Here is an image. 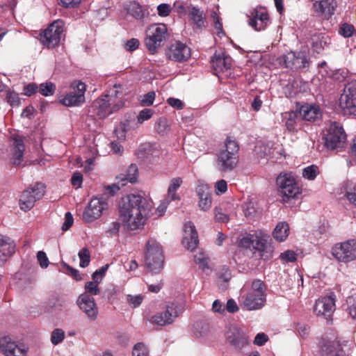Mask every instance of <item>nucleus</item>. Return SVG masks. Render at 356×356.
<instances>
[{
	"label": "nucleus",
	"instance_id": "f3484780",
	"mask_svg": "<svg viewBox=\"0 0 356 356\" xmlns=\"http://www.w3.org/2000/svg\"><path fill=\"white\" fill-rule=\"evenodd\" d=\"M334 257L340 261L348 262L356 258V241L348 240L337 244L333 248Z\"/></svg>",
	"mask_w": 356,
	"mask_h": 356
},
{
	"label": "nucleus",
	"instance_id": "7ed1b4c3",
	"mask_svg": "<svg viewBox=\"0 0 356 356\" xmlns=\"http://www.w3.org/2000/svg\"><path fill=\"white\" fill-rule=\"evenodd\" d=\"M266 285L261 280L252 282L250 288L241 290L240 306L248 311L261 309L266 302Z\"/></svg>",
	"mask_w": 356,
	"mask_h": 356
},
{
	"label": "nucleus",
	"instance_id": "72a5a7b5",
	"mask_svg": "<svg viewBox=\"0 0 356 356\" xmlns=\"http://www.w3.org/2000/svg\"><path fill=\"white\" fill-rule=\"evenodd\" d=\"M14 145L15 152L13 158V164L15 165H18L20 164L22 160L24 151V145L20 137H14Z\"/></svg>",
	"mask_w": 356,
	"mask_h": 356
},
{
	"label": "nucleus",
	"instance_id": "ea45409f",
	"mask_svg": "<svg viewBox=\"0 0 356 356\" xmlns=\"http://www.w3.org/2000/svg\"><path fill=\"white\" fill-rule=\"evenodd\" d=\"M127 10L129 14L136 19H141L144 16V13L140 5L136 1H131L127 5Z\"/></svg>",
	"mask_w": 356,
	"mask_h": 356
},
{
	"label": "nucleus",
	"instance_id": "2eb2a0df",
	"mask_svg": "<svg viewBox=\"0 0 356 356\" xmlns=\"http://www.w3.org/2000/svg\"><path fill=\"white\" fill-rule=\"evenodd\" d=\"M71 87L72 90L67 93L60 102L66 106H79L85 101L86 85L79 81L74 82Z\"/></svg>",
	"mask_w": 356,
	"mask_h": 356
},
{
	"label": "nucleus",
	"instance_id": "e433bc0d",
	"mask_svg": "<svg viewBox=\"0 0 356 356\" xmlns=\"http://www.w3.org/2000/svg\"><path fill=\"white\" fill-rule=\"evenodd\" d=\"M182 179L180 177H175L171 179L166 197L172 200H179V196L176 194L177 190L180 187L182 184Z\"/></svg>",
	"mask_w": 356,
	"mask_h": 356
},
{
	"label": "nucleus",
	"instance_id": "603ef678",
	"mask_svg": "<svg viewBox=\"0 0 356 356\" xmlns=\"http://www.w3.org/2000/svg\"><path fill=\"white\" fill-rule=\"evenodd\" d=\"M143 298H144L142 295H127L126 300L132 307L136 308L140 305Z\"/></svg>",
	"mask_w": 356,
	"mask_h": 356
},
{
	"label": "nucleus",
	"instance_id": "423d86ee",
	"mask_svg": "<svg viewBox=\"0 0 356 356\" xmlns=\"http://www.w3.org/2000/svg\"><path fill=\"white\" fill-rule=\"evenodd\" d=\"M164 256L161 245L154 239L149 238L146 244L145 265L152 273H159L163 266Z\"/></svg>",
	"mask_w": 356,
	"mask_h": 356
},
{
	"label": "nucleus",
	"instance_id": "c756f323",
	"mask_svg": "<svg viewBox=\"0 0 356 356\" xmlns=\"http://www.w3.org/2000/svg\"><path fill=\"white\" fill-rule=\"evenodd\" d=\"M320 356H346V354L339 343L329 342L322 347Z\"/></svg>",
	"mask_w": 356,
	"mask_h": 356
},
{
	"label": "nucleus",
	"instance_id": "bf43d9fd",
	"mask_svg": "<svg viewBox=\"0 0 356 356\" xmlns=\"http://www.w3.org/2000/svg\"><path fill=\"white\" fill-rule=\"evenodd\" d=\"M7 102L12 106H18L20 104V99L17 93L15 92H8L6 96Z\"/></svg>",
	"mask_w": 356,
	"mask_h": 356
},
{
	"label": "nucleus",
	"instance_id": "c85d7f7f",
	"mask_svg": "<svg viewBox=\"0 0 356 356\" xmlns=\"http://www.w3.org/2000/svg\"><path fill=\"white\" fill-rule=\"evenodd\" d=\"M138 178V168L135 164H131L124 173L117 176L118 184L124 186L127 182L135 183Z\"/></svg>",
	"mask_w": 356,
	"mask_h": 356
},
{
	"label": "nucleus",
	"instance_id": "c9c22d12",
	"mask_svg": "<svg viewBox=\"0 0 356 356\" xmlns=\"http://www.w3.org/2000/svg\"><path fill=\"white\" fill-rule=\"evenodd\" d=\"M280 192L282 194L284 200L286 201L290 198L296 197L298 195L300 194L301 190L293 178V181L289 182V186H287V188L282 189Z\"/></svg>",
	"mask_w": 356,
	"mask_h": 356
},
{
	"label": "nucleus",
	"instance_id": "20e7f679",
	"mask_svg": "<svg viewBox=\"0 0 356 356\" xmlns=\"http://www.w3.org/2000/svg\"><path fill=\"white\" fill-rule=\"evenodd\" d=\"M239 146L238 143L230 137L227 138L225 145L216 155V166L221 172L234 170L238 162Z\"/></svg>",
	"mask_w": 356,
	"mask_h": 356
},
{
	"label": "nucleus",
	"instance_id": "6e6d98bb",
	"mask_svg": "<svg viewBox=\"0 0 356 356\" xmlns=\"http://www.w3.org/2000/svg\"><path fill=\"white\" fill-rule=\"evenodd\" d=\"M61 265H62V266L63 268H65V270H66L65 273L67 274H68L69 275L72 277L76 280H81V275L79 274V270H77L75 268H73L72 267H71L70 266H69L67 264H66L65 262H62Z\"/></svg>",
	"mask_w": 356,
	"mask_h": 356
},
{
	"label": "nucleus",
	"instance_id": "f03ea898",
	"mask_svg": "<svg viewBox=\"0 0 356 356\" xmlns=\"http://www.w3.org/2000/svg\"><path fill=\"white\" fill-rule=\"evenodd\" d=\"M124 106L122 86L115 84L108 93L97 99L92 104V113L99 118H105Z\"/></svg>",
	"mask_w": 356,
	"mask_h": 356
},
{
	"label": "nucleus",
	"instance_id": "6e6552de",
	"mask_svg": "<svg viewBox=\"0 0 356 356\" xmlns=\"http://www.w3.org/2000/svg\"><path fill=\"white\" fill-rule=\"evenodd\" d=\"M44 185L38 182L24 190L19 200L20 209L25 211L31 210L35 202L44 196Z\"/></svg>",
	"mask_w": 356,
	"mask_h": 356
},
{
	"label": "nucleus",
	"instance_id": "4be33fe9",
	"mask_svg": "<svg viewBox=\"0 0 356 356\" xmlns=\"http://www.w3.org/2000/svg\"><path fill=\"white\" fill-rule=\"evenodd\" d=\"M335 309V300L332 296L318 298L314 305V311L317 316L328 318Z\"/></svg>",
	"mask_w": 356,
	"mask_h": 356
},
{
	"label": "nucleus",
	"instance_id": "f8f14e48",
	"mask_svg": "<svg viewBox=\"0 0 356 356\" xmlns=\"http://www.w3.org/2000/svg\"><path fill=\"white\" fill-rule=\"evenodd\" d=\"M346 135L343 127L337 122L332 123L325 137V143L327 147L336 149L343 147L345 143Z\"/></svg>",
	"mask_w": 356,
	"mask_h": 356
},
{
	"label": "nucleus",
	"instance_id": "0eeeda50",
	"mask_svg": "<svg viewBox=\"0 0 356 356\" xmlns=\"http://www.w3.org/2000/svg\"><path fill=\"white\" fill-rule=\"evenodd\" d=\"M168 35V29L165 24H152L146 31L145 46L152 53L163 44Z\"/></svg>",
	"mask_w": 356,
	"mask_h": 356
},
{
	"label": "nucleus",
	"instance_id": "338daca9",
	"mask_svg": "<svg viewBox=\"0 0 356 356\" xmlns=\"http://www.w3.org/2000/svg\"><path fill=\"white\" fill-rule=\"evenodd\" d=\"M74 218L70 212H67L65 215V220L62 225V229L67 231L73 225Z\"/></svg>",
	"mask_w": 356,
	"mask_h": 356
},
{
	"label": "nucleus",
	"instance_id": "2f4dec72",
	"mask_svg": "<svg viewBox=\"0 0 356 356\" xmlns=\"http://www.w3.org/2000/svg\"><path fill=\"white\" fill-rule=\"evenodd\" d=\"M330 44V38L324 34L314 35L312 38V48L314 51L320 54Z\"/></svg>",
	"mask_w": 356,
	"mask_h": 356
},
{
	"label": "nucleus",
	"instance_id": "a18cd8bd",
	"mask_svg": "<svg viewBox=\"0 0 356 356\" xmlns=\"http://www.w3.org/2000/svg\"><path fill=\"white\" fill-rule=\"evenodd\" d=\"M155 129L159 134H164L170 130L168 120L165 118H161L156 123Z\"/></svg>",
	"mask_w": 356,
	"mask_h": 356
},
{
	"label": "nucleus",
	"instance_id": "a878e982",
	"mask_svg": "<svg viewBox=\"0 0 356 356\" xmlns=\"http://www.w3.org/2000/svg\"><path fill=\"white\" fill-rule=\"evenodd\" d=\"M299 114L302 120L315 121L321 118L322 113L320 107L314 104H305L299 108Z\"/></svg>",
	"mask_w": 356,
	"mask_h": 356
},
{
	"label": "nucleus",
	"instance_id": "9d476101",
	"mask_svg": "<svg viewBox=\"0 0 356 356\" xmlns=\"http://www.w3.org/2000/svg\"><path fill=\"white\" fill-rule=\"evenodd\" d=\"M108 209V203L103 197H93L84 210L83 219L87 222H91L99 218L104 211Z\"/></svg>",
	"mask_w": 356,
	"mask_h": 356
},
{
	"label": "nucleus",
	"instance_id": "cd10ccee",
	"mask_svg": "<svg viewBox=\"0 0 356 356\" xmlns=\"http://www.w3.org/2000/svg\"><path fill=\"white\" fill-rule=\"evenodd\" d=\"M211 63L215 73L218 74L229 70L232 65V59L224 54H215L211 58Z\"/></svg>",
	"mask_w": 356,
	"mask_h": 356
},
{
	"label": "nucleus",
	"instance_id": "0e129e2a",
	"mask_svg": "<svg viewBox=\"0 0 356 356\" xmlns=\"http://www.w3.org/2000/svg\"><path fill=\"white\" fill-rule=\"evenodd\" d=\"M83 181V175L79 172H75L73 173L71 178V184L76 188H80Z\"/></svg>",
	"mask_w": 356,
	"mask_h": 356
},
{
	"label": "nucleus",
	"instance_id": "dca6fc26",
	"mask_svg": "<svg viewBox=\"0 0 356 356\" xmlns=\"http://www.w3.org/2000/svg\"><path fill=\"white\" fill-rule=\"evenodd\" d=\"M76 305L90 321H95L98 317L99 310L94 298L87 293L79 296L76 300Z\"/></svg>",
	"mask_w": 356,
	"mask_h": 356
},
{
	"label": "nucleus",
	"instance_id": "e2e57ef3",
	"mask_svg": "<svg viewBox=\"0 0 356 356\" xmlns=\"http://www.w3.org/2000/svg\"><path fill=\"white\" fill-rule=\"evenodd\" d=\"M216 220L220 222H227L229 221V216L222 213L220 208L216 207L214 210Z\"/></svg>",
	"mask_w": 356,
	"mask_h": 356
},
{
	"label": "nucleus",
	"instance_id": "39448f33",
	"mask_svg": "<svg viewBox=\"0 0 356 356\" xmlns=\"http://www.w3.org/2000/svg\"><path fill=\"white\" fill-rule=\"evenodd\" d=\"M173 10L178 14L187 15L193 29L202 31L207 27L206 15L200 8L178 0L174 3Z\"/></svg>",
	"mask_w": 356,
	"mask_h": 356
},
{
	"label": "nucleus",
	"instance_id": "bb28decb",
	"mask_svg": "<svg viewBox=\"0 0 356 356\" xmlns=\"http://www.w3.org/2000/svg\"><path fill=\"white\" fill-rule=\"evenodd\" d=\"M15 243L10 238L0 234V266L15 252Z\"/></svg>",
	"mask_w": 356,
	"mask_h": 356
},
{
	"label": "nucleus",
	"instance_id": "37998d69",
	"mask_svg": "<svg viewBox=\"0 0 356 356\" xmlns=\"http://www.w3.org/2000/svg\"><path fill=\"white\" fill-rule=\"evenodd\" d=\"M56 90V86L51 82L41 83L39 86V92L43 96L52 95Z\"/></svg>",
	"mask_w": 356,
	"mask_h": 356
},
{
	"label": "nucleus",
	"instance_id": "473e14b6",
	"mask_svg": "<svg viewBox=\"0 0 356 356\" xmlns=\"http://www.w3.org/2000/svg\"><path fill=\"white\" fill-rule=\"evenodd\" d=\"M289 225L285 222H278L273 231V238L278 242L284 241L289 235Z\"/></svg>",
	"mask_w": 356,
	"mask_h": 356
},
{
	"label": "nucleus",
	"instance_id": "393cba45",
	"mask_svg": "<svg viewBox=\"0 0 356 356\" xmlns=\"http://www.w3.org/2000/svg\"><path fill=\"white\" fill-rule=\"evenodd\" d=\"M199 197L198 205L201 210L208 211L211 207V193L209 186L206 184L200 183L196 188Z\"/></svg>",
	"mask_w": 356,
	"mask_h": 356
},
{
	"label": "nucleus",
	"instance_id": "4d7b16f0",
	"mask_svg": "<svg viewBox=\"0 0 356 356\" xmlns=\"http://www.w3.org/2000/svg\"><path fill=\"white\" fill-rule=\"evenodd\" d=\"M280 259L284 262H293L296 260V254L293 250H286L281 253Z\"/></svg>",
	"mask_w": 356,
	"mask_h": 356
},
{
	"label": "nucleus",
	"instance_id": "8fccbe9b",
	"mask_svg": "<svg viewBox=\"0 0 356 356\" xmlns=\"http://www.w3.org/2000/svg\"><path fill=\"white\" fill-rule=\"evenodd\" d=\"M65 338V332L61 329H55L51 335V341L54 345L61 343Z\"/></svg>",
	"mask_w": 356,
	"mask_h": 356
},
{
	"label": "nucleus",
	"instance_id": "a19ab883",
	"mask_svg": "<svg viewBox=\"0 0 356 356\" xmlns=\"http://www.w3.org/2000/svg\"><path fill=\"white\" fill-rule=\"evenodd\" d=\"M319 172L318 167L316 165H312L302 170V177L309 180H314Z\"/></svg>",
	"mask_w": 356,
	"mask_h": 356
},
{
	"label": "nucleus",
	"instance_id": "aec40b11",
	"mask_svg": "<svg viewBox=\"0 0 356 356\" xmlns=\"http://www.w3.org/2000/svg\"><path fill=\"white\" fill-rule=\"evenodd\" d=\"M166 55L172 60L186 61L191 57V49L182 42H176L168 47Z\"/></svg>",
	"mask_w": 356,
	"mask_h": 356
},
{
	"label": "nucleus",
	"instance_id": "de8ad7c7",
	"mask_svg": "<svg viewBox=\"0 0 356 356\" xmlns=\"http://www.w3.org/2000/svg\"><path fill=\"white\" fill-rule=\"evenodd\" d=\"M156 94L154 91H150L140 97V102L143 106H149L153 104Z\"/></svg>",
	"mask_w": 356,
	"mask_h": 356
},
{
	"label": "nucleus",
	"instance_id": "b1692460",
	"mask_svg": "<svg viewBox=\"0 0 356 356\" xmlns=\"http://www.w3.org/2000/svg\"><path fill=\"white\" fill-rule=\"evenodd\" d=\"M184 236L182 240L184 246L190 250L195 249L199 243L198 236L195 225L191 222L184 225Z\"/></svg>",
	"mask_w": 356,
	"mask_h": 356
},
{
	"label": "nucleus",
	"instance_id": "13d9d810",
	"mask_svg": "<svg viewBox=\"0 0 356 356\" xmlns=\"http://www.w3.org/2000/svg\"><path fill=\"white\" fill-rule=\"evenodd\" d=\"M214 188H215V192L217 195L223 194L227 190V181L224 179H220L216 182Z\"/></svg>",
	"mask_w": 356,
	"mask_h": 356
},
{
	"label": "nucleus",
	"instance_id": "c03bdc74",
	"mask_svg": "<svg viewBox=\"0 0 356 356\" xmlns=\"http://www.w3.org/2000/svg\"><path fill=\"white\" fill-rule=\"evenodd\" d=\"M78 255L80 259V266L81 268L87 267L89 265L90 261V254L88 249L85 248H82L79 252Z\"/></svg>",
	"mask_w": 356,
	"mask_h": 356
},
{
	"label": "nucleus",
	"instance_id": "5fc2aeb1",
	"mask_svg": "<svg viewBox=\"0 0 356 356\" xmlns=\"http://www.w3.org/2000/svg\"><path fill=\"white\" fill-rule=\"evenodd\" d=\"M121 223L118 221L111 222L106 229V233L108 236L117 235L120 231Z\"/></svg>",
	"mask_w": 356,
	"mask_h": 356
},
{
	"label": "nucleus",
	"instance_id": "052dcab7",
	"mask_svg": "<svg viewBox=\"0 0 356 356\" xmlns=\"http://www.w3.org/2000/svg\"><path fill=\"white\" fill-rule=\"evenodd\" d=\"M257 238L256 235L248 234L241 238L240 245L245 248H250L252 247L253 238Z\"/></svg>",
	"mask_w": 356,
	"mask_h": 356
},
{
	"label": "nucleus",
	"instance_id": "774afa93",
	"mask_svg": "<svg viewBox=\"0 0 356 356\" xmlns=\"http://www.w3.org/2000/svg\"><path fill=\"white\" fill-rule=\"evenodd\" d=\"M296 330L298 334L303 339H306L309 334V327L306 325L298 324Z\"/></svg>",
	"mask_w": 356,
	"mask_h": 356
},
{
	"label": "nucleus",
	"instance_id": "ddd939ff",
	"mask_svg": "<svg viewBox=\"0 0 356 356\" xmlns=\"http://www.w3.org/2000/svg\"><path fill=\"white\" fill-rule=\"evenodd\" d=\"M339 106L345 114H351L356 111V81L346 85L339 99Z\"/></svg>",
	"mask_w": 356,
	"mask_h": 356
},
{
	"label": "nucleus",
	"instance_id": "3c124183",
	"mask_svg": "<svg viewBox=\"0 0 356 356\" xmlns=\"http://www.w3.org/2000/svg\"><path fill=\"white\" fill-rule=\"evenodd\" d=\"M154 111L151 108H144L140 111L137 116V122L140 124L143 122L150 119L153 115Z\"/></svg>",
	"mask_w": 356,
	"mask_h": 356
},
{
	"label": "nucleus",
	"instance_id": "5701e85b",
	"mask_svg": "<svg viewBox=\"0 0 356 356\" xmlns=\"http://www.w3.org/2000/svg\"><path fill=\"white\" fill-rule=\"evenodd\" d=\"M337 6L335 0H321L313 3V9L317 15L329 19L334 14Z\"/></svg>",
	"mask_w": 356,
	"mask_h": 356
},
{
	"label": "nucleus",
	"instance_id": "a211bd4d",
	"mask_svg": "<svg viewBox=\"0 0 356 356\" xmlns=\"http://www.w3.org/2000/svg\"><path fill=\"white\" fill-rule=\"evenodd\" d=\"M0 350L5 356H26L28 348L23 344H18L11 337H0Z\"/></svg>",
	"mask_w": 356,
	"mask_h": 356
},
{
	"label": "nucleus",
	"instance_id": "58836bf2",
	"mask_svg": "<svg viewBox=\"0 0 356 356\" xmlns=\"http://www.w3.org/2000/svg\"><path fill=\"white\" fill-rule=\"evenodd\" d=\"M254 154L259 159L265 158L272 154V148L268 144L259 142L254 147Z\"/></svg>",
	"mask_w": 356,
	"mask_h": 356
},
{
	"label": "nucleus",
	"instance_id": "412c9836",
	"mask_svg": "<svg viewBox=\"0 0 356 356\" xmlns=\"http://www.w3.org/2000/svg\"><path fill=\"white\" fill-rule=\"evenodd\" d=\"M283 59L286 67L294 70L307 67L309 64L306 54L302 51L289 52L284 56Z\"/></svg>",
	"mask_w": 356,
	"mask_h": 356
},
{
	"label": "nucleus",
	"instance_id": "680f3d73",
	"mask_svg": "<svg viewBox=\"0 0 356 356\" xmlns=\"http://www.w3.org/2000/svg\"><path fill=\"white\" fill-rule=\"evenodd\" d=\"M158 15L161 17L168 16L171 11L170 6L168 3H161L157 6Z\"/></svg>",
	"mask_w": 356,
	"mask_h": 356
},
{
	"label": "nucleus",
	"instance_id": "7c9ffc66",
	"mask_svg": "<svg viewBox=\"0 0 356 356\" xmlns=\"http://www.w3.org/2000/svg\"><path fill=\"white\" fill-rule=\"evenodd\" d=\"M253 235L257 236V238H253L252 248L254 249L263 252L262 256H264L265 252H268V249L271 251V247L268 244V241L270 238L268 235L264 234L261 232Z\"/></svg>",
	"mask_w": 356,
	"mask_h": 356
},
{
	"label": "nucleus",
	"instance_id": "69168bd1",
	"mask_svg": "<svg viewBox=\"0 0 356 356\" xmlns=\"http://www.w3.org/2000/svg\"><path fill=\"white\" fill-rule=\"evenodd\" d=\"M172 201L170 198L165 197V198L163 200V201L159 205V207L156 208V213L158 216H161L164 214L168 206L169 203Z\"/></svg>",
	"mask_w": 356,
	"mask_h": 356
},
{
	"label": "nucleus",
	"instance_id": "79ce46f5",
	"mask_svg": "<svg viewBox=\"0 0 356 356\" xmlns=\"http://www.w3.org/2000/svg\"><path fill=\"white\" fill-rule=\"evenodd\" d=\"M277 184L280 187V191L287 188L290 181H293V177L291 174H280L277 178Z\"/></svg>",
	"mask_w": 356,
	"mask_h": 356
},
{
	"label": "nucleus",
	"instance_id": "864d4df0",
	"mask_svg": "<svg viewBox=\"0 0 356 356\" xmlns=\"http://www.w3.org/2000/svg\"><path fill=\"white\" fill-rule=\"evenodd\" d=\"M86 292L90 296H96L98 295L100 292L99 288L98 286V284L94 282H88L85 284Z\"/></svg>",
	"mask_w": 356,
	"mask_h": 356
},
{
	"label": "nucleus",
	"instance_id": "09e8293b",
	"mask_svg": "<svg viewBox=\"0 0 356 356\" xmlns=\"http://www.w3.org/2000/svg\"><path fill=\"white\" fill-rule=\"evenodd\" d=\"M355 29L353 25L344 23L341 26L339 33L344 38H350L353 35Z\"/></svg>",
	"mask_w": 356,
	"mask_h": 356
},
{
	"label": "nucleus",
	"instance_id": "4468645a",
	"mask_svg": "<svg viewBox=\"0 0 356 356\" xmlns=\"http://www.w3.org/2000/svg\"><path fill=\"white\" fill-rule=\"evenodd\" d=\"M183 312L181 307L175 303L167 305L165 309L154 315L151 322L158 325H165L171 324L176 318Z\"/></svg>",
	"mask_w": 356,
	"mask_h": 356
},
{
	"label": "nucleus",
	"instance_id": "4c0bfd02",
	"mask_svg": "<svg viewBox=\"0 0 356 356\" xmlns=\"http://www.w3.org/2000/svg\"><path fill=\"white\" fill-rule=\"evenodd\" d=\"M343 189L348 200L356 207V183L347 181L343 185Z\"/></svg>",
	"mask_w": 356,
	"mask_h": 356
},
{
	"label": "nucleus",
	"instance_id": "6ab92c4d",
	"mask_svg": "<svg viewBox=\"0 0 356 356\" xmlns=\"http://www.w3.org/2000/svg\"><path fill=\"white\" fill-rule=\"evenodd\" d=\"M248 24L257 31L264 30L270 23L267 11L262 8L253 9L248 15Z\"/></svg>",
	"mask_w": 356,
	"mask_h": 356
},
{
	"label": "nucleus",
	"instance_id": "f704fd0d",
	"mask_svg": "<svg viewBox=\"0 0 356 356\" xmlns=\"http://www.w3.org/2000/svg\"><path fill=\"white\" fill-rule=\"evenodd\" d=\"M282 118L285 120V126L290 132H296L298 114L293 111L285 112L282 114Z\"/></svg>",
	"mask_w": 356,
	"mask_h": 356
},
{
	"label": "nucleus",
	"instance_id": "1a4fd4ad",
	"mask_svg": "<svg viewBox=\"0 0 356 356\" xmlns=\"http://www.w3.org/2000/svg\"><path fill=\"white\" fill-rule=\"evenodd\" d=\"M63 33V22L56 20L40 34V40L47 48H54L59 44Z\"/></svg>",
	"mask_w": 356,
	"mask_h": 356
},
{
	"label": "nucleus",
	"instance_id": "f257e3e1",
	"mask_svg": "<svg viewBox=\"0 0 356 356\" xmlns=\"http://www.w3.org/2000/svg\"><path fill=\"white\" fill-rule=\"evenodd\" d=\"M152 209V202L143 196L129 194L119 203L118 219L127 229L136 230L145 224Z\"/></svg>",
	"mask_w": 356,
	"mask_h": 356
},
{
	"label": "nucleus",
	"instance_id": "9b49d317",
	"mask_svg": "<svg viewBox=\"0 0 356 356\" xmlns=\"http://www.w3.org/2000/svg\"><path fill=\"white\" fill-rule=\"evenodd\" d=\"M226 342L235 350L241 351L249 344V337L241 328L231 325L225 332Z\"/></svg>",
	"mask_w": 356,
	"mask_h": 356
},
{
	"label": "nucleus",
	"instance_id": "49530a36",
	"mask_svg": "<svg viewBox=\"0 0 356 356\" xmlns=\"http://www.w3.org/2000/svg\"><path fill=\"white\" fill-rule=\"evenodd\" d=\"M133 356H148L149 350L147 347L143 343H136L132 351Z\"/></svg>",
	"mask_w": 356,
	"mask_h": 356
}]
</instances>
